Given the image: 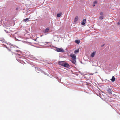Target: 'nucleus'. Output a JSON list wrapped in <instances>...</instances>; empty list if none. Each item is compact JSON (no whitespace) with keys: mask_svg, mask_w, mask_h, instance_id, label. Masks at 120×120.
Returning <instances> with one entry per match:
<instances>
[{"mask_svg":"<svg viewBox=\"0 0 120 120\" xmlns=\"http://www.w3.org/2000/svg\"><path fill=\"white\" fill-rule=\"evenodd\" d=\"M70 56L71 57L72 60L74 59L76 60V57L75 55L73 54H70Z\"/></svg>","mask_w":120,"mask_h":120,"instance_id":"1","label":"nucleus"},{"mask_svg":"<svg viewBox=\"0 0 120 120\" xmlns=\"http://www.w3.org/2000/svg\"><path fill=\"white\" fill-rule=\"evenodd\" d=\"M9 46L11 48L13 47V46L9 45Z\"/></svg>","mask_w":120,"mask_h":120,"instance_id":"20","label":"nucleus"},{"mask_svg":"<svg viewBox=\"0 0 120 120\" xmlns=\"http://www.w3.org/2000/svg\"><path fill=\"white\" fill-rule=\"evenodd\" d=\"M80 40H76L75 41V42L78 44H79L80 43Z\"/></svg>","mask_w":120,"mask_h":120,"instance_id":"10","label":"nucleus"},{"mask_svg":"<svg viewBox=\"0 0 120 120\" xmlns=\"http://www.w3.org/2000/svg\"><path fill=\"white\" fill-rule=\"evenodd\" d=\"M76 60L73 59V60L71 61V62L75 64H76Z\"/></svg>","mask_w":120,"mask_h":120,"instance_id":"9","label":"nucleus"},{"mask_svg":"<svg viewBox=\"0 0 120 120\" xmlns=\"http://www.w3.org/2000/svg\"><path fill=\"white\" fill-rule=\"evenodd\" d=\"M79 52V49H78L77 50H75L74 51V53L75 54H77Z\"/></svg>","mask_w":120,"mask_h":120,"instance_id":"12","label":"nucleus"},{"mask_svg":"<svg viewBox=\"0 0 120 120\" xmlns=\"http://www.w3.org/2000/svg\"><path fill=\"white\" fill-rule=\"evenodd\" d=\"M107 91L108 92V93L110 94H112V92L111 91V90L109 88L107 90Z\"/></svg>","mask_w":120,"mask_h":120,"instance_id":"6","label":"nucleus"},{"mask_svg":"<svg viewBox=\"0 0 120 120\" xmlns=\"http://www.w3.org/2000/svg\"><path fill=\"white\" fill-rule=\"evenodd\" d=\"M64 61L59 62V64L60 65H61L63 66H64Z\"/></svg>","mask_w":120,"mask_h":120,"instance_id":"5","label":"nucleus"},{"mask_svg":"<svg viewBox=\"0 0 120 120\" xmlns=\"http://www.w3.org/2000/svg\"><path fill=\"white\" fill-rule=\"evenodd\" d=\"M99 19L101 20H102L103 19V16H101L100 17Z\"/></svg>","mask_w":120,"mask_h":120,"instance_id":"16","label":"nucleus"},{"mask_svg":"<svg viewBox=\"0 0 120 120\" xmlns=\"http://www.w3.org/2000/svg\"><path fill=\"white\" fill-rule=\"evenodd\" d=\"M104 45V44H103V45H102L101 46L103 47V46Z\"/></svg>","mask_w":120,"mask_h":120,"instance_id":"23","label":"nucleus"},{"mask_svg":"<svg viewBox=\"0 0 120 120\" xmlns=\"http://www.w3.org/2000/svg\"><path fill=\"white\" fill-rule=\"evenodd\" d=\"M62 13H59L57 14V17H60L61 16Z\"/></svg>","mask_w":120,"mask_h":120,"instance_id":"11","label":"nucleus"},{"mask_svg":"<svg viewBox=\"0 0 120 120\" xmlns=\"http://www.w3.org/2000/svg\"><path fill=\"white\" fill-rule=\"evenodd\" d=\"M56 50L58 52H64V51L63 49L62 48H57Z\"/></svg>","mask_w":120,"mask_h":120,"instance_id":"2","label":"nucleus"},{"mask_svg":"<svg viewBox=\"0 0 120 120\" xmlns=\"http://www.w3.org/2000/svg\"><path fill=\"white\" fill-rule=\"evenodd\" d=\"M39 68H37V69H36V71H37V72H38V73L39 72H38V70H39Z\"/></svg>","mask_w":120,"mask_h":120,"instance_id":"21","label":"nucleus"},{"mask_svg":"<svg viewBox=\"0 0 120 120\" xmlns=\"http://www.w3.org/2000/svg\"><path fill=\"white\" fill-rule=\"evenodd\" d=\"M69 66L68 64L67 63H64V66L66 67H68Z\"/></svg>","mask_w":120,"mask_h":120,"instance_id":"8","label":"nucleus"},{"mask_svg":"<svg viewBox=\"0 0 120 120\" xmlns=\"http://www.w3.org/2000/svg\"><path fill=\"white\" fill-rule=\"evenodd\" d=\"M49 30V28H47L44 31V32L45 33H46L48 32Z\"/></svg>","mask_w":120,"mask_h":120,"instance_id":"4","label":"nucleus"},{"mask_svg":"<svg viewBox=\"0 0 120 120\" xmlns=\"http://www.w3.org/2000/svg\"><path fill=\"white\" fill-rule=\"evenodd\" d=\"M8 49V50H9V51H11V50H10V49Z\"/></svg>","mask_w":120,"mask_h":120,"instance_id":"25","label":"nucleus"},{"mask_svg":"<svg viewBox=\"0 0 120 120\" xmlns=\"http://www.w3.org/2000/svg\"><path fill=\"white\" fill-rule=\"evenodd\" d=\"M6 48H7V49H8V47H6Z\"/></svg>","mask_w":120,"mask_h":120,"instance_id":"27","label":"nucleus"},{"mask_svg":"<svg viewBox=\"0 0 120 120\" xmlns=\"http://www.w3.org/2000/svg\"><path fill=\"white\" fill-rule=\"evenodd\" d=\"M97 3V1H94L93 3V7L94 6H95V4H96Z\"/></svg>","mask_w":120,"mask_h":120,"instance_id":"14","label":"nucleus"},{"mask_svg":"<svg viewBox=\"0 0 120 120\" xmlns=\"http://www.w3.org/2000/svg\"><path fill=\"white\" fill-rule=\"evenodd\" d=\"M16 51L17 52H18L19 51L18 50H16Z\"/></svg>","mask_w":120,"mask_h":120,"instance_id":"24","label":"nucleus"},{"mask_svg":"<svg viewBox=\"0 0 120 120\" xmlns=\"http://www.w3.org/2000/svg\"><path fill=\"white\" fill-rule=\"evenodd\" d=\"M100 15L102 16L103 15V13L102 12H101L100 13Z\"/></svg>","mask_w":120,"mask_h":120,"instance_id":"18","label":"nucleus"},{"mask_svg":"<svg viewBox=\"0 0 120 120\" xmlns=\"http://www.w3.org/2000/svg\"><path fill=\"white\" fill-rule=\"evenodd\" d=\"M86 19H84L83 20V22H86Z\"/></svg>","mask_w":120,"mask_h":120,"instance_id":"19","label":"nucleus"},{"mask_svg":"<svg viewBox=\"0 0 120 120\" xmlns=\"http://www.w3.org/2000/svg\"><path fill=\"white\" fill-rule=\"evenodd\" d=\"M117 23L118 25H120V22H118Z\"/></svg>","mask_w":120,"mask_h":120,"instance_id":"22","label":"nucleus"},{"mask_svg":"<svg viewBox=\"0 0 120 120\" xmlns=\"http://www.w3.org/2000/svg\"><path fill=\"white\" fill-rule=\"evenodd\" d=\"M29 19V18H28L25 19H24V20H23V21L25 22H26V21H27Z\"/></svg>","mask_w":120,"mask_h":120,"instance_id":"15","label":"nucleus"},{"mask_svg":"<svg viewBox=\"0 0 120 120\" xmlns=\"http://www.w3.org/2000/svg\"><path fill=\"white\" fill-rule=\"evenodd\" d=\"M96 53V52H93L91 55V57H94V55H95Z\"/></svg>","mask_w":120,"mask_h":120,"instance_id":"7","label":"nucleus"},{"mask_svg":"<svg viewBox=\"0 0 120 120\" xmlns=\"http://www.w3.org/2000/svg\"><path fill=\"white\" fill-rule=\"evenodd\" d=\"M115 79L114 76L112 77V78L111 79V81L112 82L114 81L115 80Z\"/></svg>","mask_w":120,"mask_h":120,"instance_id":"13","label":"nucleus"},{"mask_svg":"<svg viewBox=\"0 0 120 120\" xmlns=\"http://www.w3.org/2000/svg\"><path fill=\"white\" fill-rule=\"evenodd\" d=\"M78 16H76L74 19V22L75 23H76L77 21L78 20Z\"/></svg>","mask_w":120,"mask_h":120,"instance_id":"3","label":"nucleus"},{"mask_svg":"<svg viewBox=\"0 0 120 120\" xmlns=\"http://www.w3.org/2000/svg\"><path fill=\"white\" fill-rule=\"evenodd\" d=\"M81 24L82 25H84L85 24V22H83L81 23Z\"/></svg>","mask_w":120,"mask_h":120,"instance_id":"17","label":"nucleus"},{"mask_svg":"<svg viewBox=\"0 0 120 120\" xmlns=\"http://www.w3.org/2000/svg\"><path fill=\"white\" fill-rule=\"evenodd\" d=\"M12 54H13V53H13V52H12Z\"/></svg>","mask_w":120,"mask_h":120,"instance_id":"26","label":"nucleus"}]
</instances>
